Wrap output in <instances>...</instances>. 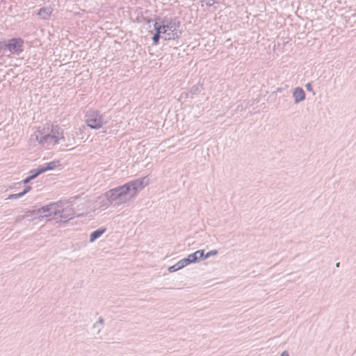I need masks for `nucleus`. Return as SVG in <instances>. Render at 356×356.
<instances>
[{
	"label": "nucleus",
	"mask_w": 356,
	"mask_h": 356,
	"mask_svg": "<svg viewBox=\"0 0 356 356\" xmlns=\"http://www.w3.org/2000/svg\"><path fill=\"white\" fill-rule=\"evenodd\" d=\"M305 87L307 90L313 92L312 83H307Z\"/></svg>",
	"instance_id": "nucleus-28"
},
{
	"label": "nucleus",
	"mask_w": 356,
	"mask_h": 356,
	"mask_svg": "<svg viewBox=\"0 0 356 356\" xmlns=\"http://www.w3.org/2000/svg\"><path fill=\"white\" fill-rule=\"evenodd\" d=\"M38 213H40V216L38 217L39 220L44 218H50L51 216L56 218L60 213V204L58 202H56L45 205L38 209Z\"/></svg>",
	"instance_id": "nucleus-6"
},
{
	"label": "nucleus",
	"mask_w": 356,
	"mask_h": 356,
	"mask_svg": "<svg viewBox=\"0 0 356 356\" xmlns=\"http://www.w3.org/2000/svg\"><path fill=\"white\" fill-rule=\"evenodd\" d=\"M74 216V211L71 207H67L64 209H61L60 207V213L56 218H53L56 220L58 222H66L72 219Z\"/></svg>",
	"instance_id": "nucleus-8"
},
{
	"label": "nucleus",
	"mask_w": 356,
	"mask_h": 356,
	"mask_svg": "<svg viewBox=\"0 0 356 356\" xmlns=\"http://www.w3.org/2000/svg\"><path fill=\"white\" fill-rule=\"evenodd\" d=\"M22 193H16V194H11L10 195L7 199L8 200H12V199H17V198H19L21 197H22Z\"/></svg>",
	"instance_id": "nucleus-21"
},
{
	"label": "nucleus",
	"mask_w": 356,
	"mask_h": 356,
	"mask_svg": "<svg viewBox=\"0 0 356 356\" xmlns=\"http://www.w3.org/2000/svg\"><path fill=\"white\" fill-rule=\"evenodd\" d=\"M193 254L196 257V260L197 262L204 259V250H197L193 252Z\"/></svg>",
	"instance_id": "nucleus-18"
},
{
	"label": "nucleus",
	"mask_w": 356,
	"mask_h": 356,
	"mask_svg": "<svg viewBox=\"0 0 356 356\" xmlns=\"http://www.w3.org/2000/svg\"><path fill=\"white\" fill-rule=\"evenodd\" d=\"M339 264H340V263H337V264H336V266H337V267H339Z\"/></svg>",
	"instance_id": "nucleus-31"
},
{
	"label": "nucleus",
	"mask_w": 356,
	"mask_h": 356,
	"mask_svg": "<svg viewBox=\"0 0 356 356\" xmlns=\"http://www.w3.org/2000/svg\"><path fill=\"white\" fill-rule=\"evenodd\" d=\"M280 356H289V353L287 350L283 351Z\"/></svg>",
	"instance_id": "nucleus-29"
},
{
	"label": "nucleus",
	"mask_w": 356,
	"mask_h": 356,
	"mask_svg": "<svg viewBox=\"0 0 356 356\" xmlns=\"http://www.w3.org/2000/svg\"><path fill=\"white\" fill-rule=\"evenodd\" d=\"M154 28L156 31V33L154 35L152 40L154 44H157L160 38H161L162 33L161 31V29H159V28L158 27V22L155 23Z\"/></svg>",
	"instance_id": "nucleus-14"
},
{
	"label": "nucleus",
	"mask_w": 356,
	"mask_h": 356,
	"mask_svg": "<svg viewBox=\"0 0 356 356\" xmlns=\"http://www.w3.org/2000/svg\"><path fill=\"white\" fill-rule=\"evenodd\" d=\"M148 184L149 179L147 177L138 178L124 184L133 199L137 196L139 191H142Z\"/></svg>",
	"instance_id": "nucleus-5"
},
{
	"label": "nucleus",
	"mask_w": 356,
	"mask_h": 356,
	"mask_svg": "<svg viewBox=\"0 0 356 356\" xmlns=\"http://www.w3.org/2000/svg\"><path fill=\"white\" fill-rule=\"evenodd\" d=\"M24 41L21 38H13L9 40L8 43L5 45L10 53L16 55H19L23 51L22 46Z\"/></svg>",
	"instance_id": "nucleus-7"
},
{
	"label": "nucleus",
	"mask_w": 356,
	"mask_h": 356,
	"mask_svg": "<svg viewBox=\"0 0 356 356\" xmlns=\"http://www.w3.org/2000/svg\"><path fill=\"white\" fill-rule=\"evenodd\" d=\"M181 264L184 267L186 266L187 265L192 264L191 261L189 259V258L187 257L186 258H184L181 259Z\"/></svg>",
	"instance_id": "nucleus-22"
},
{
	"label": "nucleus",
	"mask_w": 356,
	"mask_h": 356,
	"mask_svg": "<svg viewBox=\"0 0 356 356\" xmlns=\"http://www.w3.org/2000/svg\"><path fill=\"white\" fill-rule=\"evenodd\" d=\"M63 129L57 125H51L38 129L31 134L29 143L33 147L52 149L60 141H65Z\"/></svg>",
	"instance_id": "nucleus-1"
},
{
	"label": "nucleus",
	"mask_w": 356,
	"mask_h": 356,
	"mask_svg": "<svg viewBox=\"0 0 356 356\" xmlns=\"http://www.w3.org/2000/svg\"><path fill=\"white\" fill-rule=\"evenodd\" d=\"M188 257L189 258L192 263L197 262L196 260V257L194 255L193 253L188 254Z\"/></svg>",
	"instance_id": "nucleus-25"
},
{
	"label": "nucleus",
	"mask_w": 356,
	"mask_h": 356,
	"mask_svg": "<svg viewBox=\"0 0 356 356\" xmlns=\"http://www.w3.org/2000/svg\"><path fill=\"white\" fill-rule=\"evenodd\" d=\"M105 232L106 229H98L92 232L90 236V242H94L96 239L99 238Z\"/></svg>",
	"instance_id": "nucleus-13"
},
{
	"label": "nucleus",
	"mask_w": 356,
	"mask_h": 356,
	"mask_svg": "<svg viewBox=\"0 0 356 356\" xmlns=\"http://www.w3.org/2000/svg\"><path fill=\"white\" fill-rule=\"evenodd\" d=\"M31 175L30 176H29L28 177H26L23 181L24 184L29 183L31 180L35 179L36 177H38L40 175L37 170H31Z\"/></svg>",
	"instance_id": "nucleus-17"
},
{
	"label": "nucleus",
	"mask_w": 356,
	"mask_h": 356,
	"mask_svg": "<svg viewBox=\"0 0 356 356\" xmlns=\"http://www.w3.org/2000/svg\"><path fill=\"white\" fill-rule=\"evenodd\" d=\"M179 23L175 20L163 21L162 24L158 23V27L162 33L161 38L165 40H175L181 35V31L178 29Z\"/></svg>",
	"instance_id": "nucleus-3"
},
{
	"label": "nucleus",
	"mask_w": 356,
	"mask_h": 356,
	"mask_svg": "<svg viewBox=\"0 0 356 356\" xmlns=\"http://www.w3.org/2000/svg\"><path fill=\"white\" fill-rule=\"evenodd\" d=\"M31 189V186H26L25 188V189L22 192H21L22 195H24L25 194H26L29 191H30Z\"/></svg>",
	"instance_id": "nucleus-27"
},
{
	"label": "nucleus",
	"mask_w": 356,
	"mask_h": 356,
	"mask_svg": "<svg viewBox=\"0 0 356 356\" xmlns=\"http://www.w3.org/2000/svg\"><path fill=\"white\" fill-rule=\"evenodd\" d=\"M104 323V320L102 317H99L98 318V321L94 324V327H96L98 326V325H100V326H103Z\"/></svg>",
	"instance_id": "nucleus-24"
},
{
	"label": "nucleus",
	"mask_w": 356,
	"mask_h": 356,
	"mask_svg": "<svg viewBox=\"0 0 356 356\" xmlns=\"http://www.w3.org/2000/svg\"><path fill=\"white\" fill-rule=\"evenodd\" d=\"M39 216H40V213H38V209H37V210L26 211L23 218H25L31 217V218H33V219H35V218H38Z\"/></svg>",
	"instance_id": "nucleus-15"
},
{
	"label": "nucleus",
	"mask_w": 356,
	"mask_h": 356,
	"mask_svg": "<svg viewBox=\"0 0 356 356\" xmlns=\"http://www.w3.org/2000/svg\"><path fill=\"white\" fill-rule=\"evenodd\" d=\"M52 13V9L50 7L42 8L39 10L38 15L43 19H47L50 17Z\"/></svg>",
	"instance_id": "nucleus-12"
},
{
	"label": "nucleus",
	"mask_w": 356,
	"mask_h": 356,
	"mask_svg": "<svg viewBox=\"0 0 356 356\" xmlns=\"http://www.w3.org/2000/svg\"><path fill=\"white\" fill-rule=\"evenodd\" d=\"M218 254V251L216 250H213L208 252L206 254H204V259H207L211 256H214Z\"/></svg>",
	"instance_id": "nucleus-19"
},
{
	"label": "nucleus",
	"mask_w": 356,
	"mask_h": 356,
	"mask_svg": "<svg viewBox=\"0 0 356 356\" xmlns=\"http://www.w3.org/2000/svg\"><path fill=\"white\" fill-rule=\"evenodd\" d=\"M293 97L295 104H299L305 99V92L302 88L296 87L293 91Z\"/></svg>",
	"instance_id": "nucleus-10"
},
{
	"label": "nucleus",
	"mask_w": 356,
	"mask_h": 356,
	"mask_svg": "<svg viewBox=\"0 0 356 356\" xmlns=\"http://www.w3.org/2000/svg\"><path fill=\"white\" fill-rule=\"evenodd\" d=\"M183 268H184V266L181 264V261L180 260L177 264H175V265L170 266L168 268V271L170 272V273H173V272H175V271H177L178 270H180V269H181Z\"/></svg>",
	"instance_id": "nucleus-16"
},
{
	"label": "nucleus",
	"mask_w": 356,
	"mask_h": 356,
	"mask_svg": "<svg viewBox=\"0 0 356 356\" xmlns=\"http://www.w3.org/2000/svg\"><path fill=\"white\" fill-rule=\"evenodd\" d=\"M112 203L110 199L106 197V193L99 197H98L95 201V210L104 211L107 209Z\"/></svg>",
	"instance_id": "nucleus-9"
},
{
	"label": "nucleus",
	"mask_w": 356,
	"mask_h": 356,
	"mask_svg": "<svg viewBox=\"0 0 356 356\" xmlns=\"http://www.w3.org/2000/svg\"><path fill=\"white\" fill-rule=\"evenodd\" d=\"M181 264L184 267L186 266L187 265L192 264L191 261L189 259V258L187 257L186 258H184L181 259Z\"/></svg>",
	"instance_id": "nucleus-23"
},
{
	"label": "nucleus",
	"mask_w": 356,
	"mask_h": 356,
	"mask_svg": "<svg viewBox=\"0 0 356 356\" xmlns=\"http://www.w3.org/2000/svg\"><path fill=\"white\" fill-rule=\"evenodd\" d=\"M203 2H204L206 3V6H211L215 3L214 0H206L204 1Z\"/></svg>",
	"instance_id": "nucleus-26"
},
{
	"label": "nucleus",
	"mask_w": 356,
	"mask_h": 356,
	"mask_svg": "<svg viewBox=\"0 0 356 356\" xmlns=\"http://www.w3.org/2000/svg\"><path fill=\"white\" fill-rule=\"evenodd\" d=\"M87 125L93 129H99L108 122L104 114L95 110H90L86 115Z\"/></svg>",
	"instance_id": "nucleus-4"
},
{
	"label": "nucleus",
	"mask_w": 356,
	"mask_h": 356,
	"mask_svg": "<svg viewBox=\"0 0 356 356\" xmlns=\"http://www.w3.org/2000/svg\"><path fill=\"white\" fill-rule=\"evenodd\" d=\"M60 165V162L58 161H54L49 163H44L43 165L39 167L37 170L39 174H42L47 170H51L56 168L57 166Z\"/></svg>",
	"instance_id": "nucleus-11"
},
{
	"label": "nucleus",
	"mask_w": 356,
	"mask_h": 356,
	"mask_svg": "<svg viewBox=\"0 0 356 356\" xmlns=\"http://www.w3.org/2000/svg\"><path fill=\"white\" fill-rule=\"evenodd\" d=\"M106 195L115 207L126 204L133 199L124 184L108 190L106 192Z\"/></svg>",
	"instance_id": "nucleus-2"
},
{
	"label": "nucleus",
	"mask_w": 356,
	"mask_h": 356,
	"mask_svg": "<svg viewBox=\"0 0 356 356\" xmlns=\"http://www.w3.org/2000/svg\"><path fill=\"white\" fill-rule=\"evenodd\" d=\"M200 91V86L198 85L193 86L191 89V92L196 94Z\"/></svg>",
	"instance_id": "nucleus-20"
},
{
	"label": "nucleus",
	"mask_w": 356,
	"mask_h": 356,
	"mask_svg": "<svg viewBox=\"0 0 356 356\" xmlns=\"http://www.w3.org/2000/svg\"><path fill=\"white\" fill-rule=\"evenodd\" d=\"M277 92H282V89L279 88H277Z\"/></svg>",
	"instance_id": "nucleus-30"
}]
</instances>
